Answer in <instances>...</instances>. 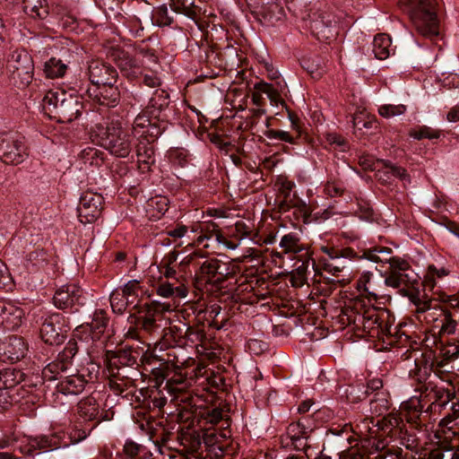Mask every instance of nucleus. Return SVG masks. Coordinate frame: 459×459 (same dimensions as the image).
<instances>
[{
	"label": "nucleus",
	"instance_id": "obj_1",
	"mask_svg": "<svg viewBox=\"0 0 459 459\" xmlns=\"http://www.w3.org/2000/svg\"><path fill=\"white\" fill-rule=\"evenodd\" d=\"M401 7L410 13L417 31L430 39L438 38V21L434 0H401Z\"/></svg>",
	"mask_w": 459,
	"mask_h": 459
},
{
	"label": "nucleus",
	"instance_id": "obj_2",
	"mask_svg": "<svg viewBox=\"0 0 459 459\" xmlns=\"http://www.w3.org/2000/svg\"><path fill=\"white\" fill-rule=\"evenodd\" d=\"M99 143L111 154L126 158L132 151V137L119 121L99 124L93 130Z\"/></svg>",
	"mask_w": 459,
	"mask_h": 459
},
{
	"label": "nucleus",
	"instance_id": "obj_3",
	"mask_svg": "<svg viewBox=\"0 0 459 459\" xmlns=\"http://www.w3.org/2000/svg\"><path fill=\"white\" fill-rule=\"evenodd\" d=\"M348 325H352L355 330H361L364 333L375 336L383 320L390 317L386 309H378L375 307H365L361 304H355L353 307H346L343 311Z\"/></svg>",
	"mask_w": 459,
	"mask_h": 459
},
{
	"label": "nucleus",
	"instance_id": "obj_4",
	"mask_svg": "<svg viewBox=\"0 0 459 459\" xmlns=\"http://www.w3.org/2000/svg\"><path fill=\"white\" fill-rule=\"evenodd\" d=\"M61 321H64L61 314H48L39 308L38 312H34L30 325L39 331L40 338L45 343L59 345L65 338V331L60 326Z\"/></svg>",
	"mask_w": 459,
	"mask_h": 459
},
{
	"label": "nucleus",
	"instance_id": "obj_5",
	"mask_svg": "<svg viewBox=\"0 0 459 459\" xmlns=\"http://www.w3.org/2000/svg\"><path fill=\"white\" fill-rule=\"evenodd\" d=\"M134 307H136V312L140 315L136 319L137 326L149 333H152L160 328L156 317L172 310L169 303L159 300L146 301L145 303L137 302Z\"/></svg>",
	"mask_w": 459,
	"mask_h": 459
},
{
	"label": "nucleus",
	"instance_id": "obj_6",
	"mask_svg": "<svg viewBox=\"0 0 459 459\" xmlns=\"http://www.w3.org/2000/svg\"><path fill=\"white\" fill-rule=\"evenodd\" d=\"M25 137L17 132L0 133V160L6 164H19L25 153Z\"/></svg>",
	"mask_w": 459,
	"mask_h": 459
},
{
	"label": "nucleus",
	"instance_id": "obj_7",
	"mask_svg": "<svg viewBox=\"0 0 459 459\" xmlns=\"http://www.w3.org/2000/svg\"><path fill=\"white\" fill-rule=\"evenodd\" d=\"M86 297L83 290L75 283H69L57 289L53 296V303L58 309H68L72 313L84 306Z\"/></svg>",
	"mask_w": 459,
	"mask_h": 459
},
{
	"label": "nucleus",
	"instance_id": "obj_8",
	"mask_svg": "<svg viewBox=\"0 0 459 459\" xmlns=\"http://www.w3.org/2000/svg\"><path fill=\"white\" fill-rule=\"evenodd\" d=\"M107 370L108 372V385L110 389L120 394L126 389L134 386L135 381L142 376L139 366L119 367L108 368Z\"/></svg>",
	"mask_w": 459,
	"mask_h": 459
},
{
	"label": "nucleus",
	"instance_id": "obj_9",
	"mask_svg": "<svg viewBox=\"0 0 459 459\" xmlns=\"http://www.w3.org/2000/svg\"><path fill=\"white\" fill-rule=\"evenodd\" d=\"M108 324V317L103 309L94 312L91 322L83 324L74 330V337L87 342L100 340Z\"/></svg>",
	"mask_w": 459,
	"mask_h": 459
},
{
	"label": "nucleus",
	"instance_id": "obj_10",
	"mask_svg": "<svg viewBox=\"0 0 459 459\" xmlns=\"http://www.w3.org/2000/svg\"><path fill=\"white\" fill-rule=\"evenodd\" d=\"M180 368L176 365L174 359H168L167 361L160 364V367L152 369V374L157 379H167V385L170 392H181L184 387L174 386V385L185 384L186 377L180 371Z\"/></svg>",
	"mask_w": 459,
	"mask_h": 459
},
{
	"label": "nucleus",
	"instance_id": "obj_11",
	"mask_svg": "<svg viewBox=\"0 0 459 459\" xmlns=\"http://www.w3.org/2000/svg\"><path fill=\"white\" fill-rule=\"evenodd\" d=\"M403 434L397 435L392 442H386L385 440H378L376 447L379 450H385L388 455H394L398 459L402 457V448L400 446H403L405 448L412 451L418 446V438L414 434L409 433L406 427L403 429Z\"/></svg>",
	"mask_w": 459,
	"mask_h": 459
},
{
	"label": "nucleus",
	"instance_id": "obj_12",
	"mask_svg": "<svg viewBox=\"0 0 459 459\" xmlns=\"http://www.w3.org/2000/svg\"><path fill=\"white\" fill-rule=\"evenodd\" d=\"M141 355V351L133 347H126L115 351H108L106 359L107 369L119 367L139 366L138 359Z\"/></svg>",
	"mask_w": 459,
	"mask_h": 459
},
{
	"label": "nucleus",
	"instance_id": "obj_13",
	"mask_svg": "<svg viewBox=\"0 0 459 459\" xmlns=\"http://www.w3.org/2000/svg\"><path fill=\"white\" fill-rule=\"evenodd\" d=\"M283 85L281 82H276V86L265 82H259L254 85L255 92L252 94V102L254 105L260 107L263 103L262 94H265L270 100L273 106L279 107L283 105V100L281 97L280 91L282 90Z\"/></svg>",
	"mask_w": 459,
	"mask_h": 459
},
{
	"label": "nucleus",
	"instance_id": "obj_14",
	"mask_svg": "<svg viewBox=\"0 0 459 459\" xmlns=\"http://www.w3.org/2000/svg\"><path fill=\"white\" fill-rule=\"evenodd\" d=\"M32 263V270L30 269L31 278L35 287L42 288L48 281V273L46 272V267L48 266V254L45 250L37 248L30 252V263Z\"/></svg>",
	"mask_w": 459,
	"mask_h": 459
},
{
	"label": "nucleus",
	"instance_id": "obj_15",
	"mask_svg": "<svg viewBox=\"0 0 459 459\" xmlns=\"http://www.w3.org/2000/svg\"><path fill=\"white\" fill-rule=\"evenodd\" d=\"M377 426L382 431L383 438L386 442H392V439L397 435L403 434V429L406 427L403 417L396 412H391L378 420Z\"/></svg>",
	"mask_w": 459,
	"mask_h": 459
},
{
	"label": "nucleus",
	"instance_id": "obj_16",
	"mask_svg": "<svg viewBox=\"0 0 459 459\" xmlns=\"http://www.w3.org/2000/svg\"><path fill=\"white\" fill-rule=\"evenodd\" d=\"M89 79L92 87L114 83L117 77V73L109 65H106L99 61H92L89 65Z\"/></svg>",
	"mask_w": 459,
	"mask_h": 459
},
{
	"label": "nucleus",
	"instance_id": "obj_17",
	"mask_svg": "<svg viewBox=\"0 0 459 459\" xmlns=\"http://www.w3.org/2000/svg\"><path fill=\"white\" fill-rule=\"evenodd\" d=\"M299 204H301V211L304 213V221L306 223L312 221L322 222L337 213L333 205H326L325 204L319 205L317 203Z\"/></svg>",
	"mask_w": 459,
	"mask_h": 459
},
{
	"label": "nucleus",
	"instance_id": "obj_18",
	"mask_svg": "<svg viewBox=\"0 0 459 459\" xmlns=\"http://www.w3.org/2000/svg\"><path fill=\"white\" fill-rule=\"evenodd\" d=\"M198 422L203 428L218 426L221 429H229L230 427L229 416L219 407H206L201 410Z\"/></svg>",
	"mask_w": 459,
	"mask_h": 459
},
{
	"label": "nucleus",
	"instance_id": "obj_19",
	"mask_svg": "<svg viewBox=\"0 0 459 459\" xmlns=\"http://www.w3.org/2000/svg\"><path fill=\"white\" fill-rule=\"evenodd\" d=\"M68 366L58 357L56 359L48 364L43 369L41 376L39 373L32 372L30 377V386L43 385L45 380H56L62 378L61 374L68 369Z\"/></svg>",
	"mask_w": 459,
	"mask_h": 459
},
{
	"label": "nucleus",
	"instance_id": "obj_20",
	"mask_svg": "<svg viewBox=\"0 0 459 459\" xmlns=\"http://www.w3.org/2000/svg\"><path fill=\"white\" fill-rule=\"evenodd\" d=\"M88 91L100 105L115 107L118 103L119 91L113 83L91 87Z\"/></svg>",
	"mask_w": 459,
	"mask_h": 459
},
{
	"label": "nucleus",
	"instance_id": "obj_21",
	"mask_svg": "<svg viewBox=\"0 0 459 459\" xmlns=\"http://www.w3.org/2000/svg\"><path fill=\"white\" fill-rule=\"evenodd\" d=\"M404 418L411 427L417 430H422L426 424L424 422L423 405L421 401H410L404 405Z\"/></svg>",
	"mask_w": 459,
	"mask_h": 459
},
{
	"label": "nucleus",
	"instance_id": "obj_22",
	"mask_svg": "<svg viewBox=\"0 0 459 459\" xmlns=\"http://www.w3.org/2000/svg\"><path fill=\"white\" fill-rule=\"evenodd\" d=\"M77 413L84 421L96 420V425L104 419L100 411V405L93 397L81 400L77 404Z\"/></svg>",
	"mask_w": 459,
	"mask_h": 459
},
{
	"label": "nucleus",
	"instance_id": "obj_23",
	"mask_svg": "<svg viewBox=\"0 0 459 459\" xmlns=\"http://www.w3.org/2000/svg\"><path fill=\"white\" fill-rule=\"evenodd\" d=\"M86 385L85 379H82L81 376L76 373L65 377L58 382L56 388L58 393L65 395H77L84 390Z\"/></svg>",
	"mask_w": 459,
	"mask_h": 459
},
{
	"label": "nucleus",
	"instance_id": "obj_24",
	"mask_svg": "<svg viewBox=\"0 0 459 459\" xmlns=\"http://www.w3.org/2000/svg\"><path fill=\"white\" fill-rule=\"evenodd\" d=\"M228 235L240 242L246 238L254 240L256 233L255 232V225L251 221L239 220L235 222L234 226L228 228Z\"/></svg>",
	"mask_w": 459,
	"mask_h": 459
},
{
	"label": "nucleus",
	"instance_id": "obj_25",
	"mask_svg": "<svg viewBox=\"0 0 459 459\" xmlns=\"http://www.w3.org/2000/svg\"><path fill=\"white\" fill-rule=\"evenodd\" d=\"M82 104L76 98L69 96L67 99H62L58 106L57 114L66 121H72L81 116Z\"/></svg>",
	"mask_w": 459,
	"mask_h": 459
},
{
	"label": "nucleus",
	"instance_id": "obj_26",
	"mask_svg": "<svg viewBox=\"0 0 459 459\" xmlns=\"http://www.w3.org/2000/svg\"><path fill=\"white\" fill-rule=\"evenodd\" d=\"M377 178L384 184L390 183L393 178H399L404 184L411 183L410 176L406 170L392 164H386L382 170L378 169L377 172Z\"/></svg>",
	"mask_w": 459,
	"mask_h": 459
},
{
	"label": "nucleus",
	"instance_id": "obj_27",
	"mask_svg": "<svg viewBox=\"0 0 459 459\" xmlns=\"http://www.w3.org/2000/svg\"><path fill=\"white\" fill-rule=\"evenodd\" d=\"M429 390L430 391V394H433L434 404H437L440 409H445L449 403L456 399V395L454 391L432 386L430 383L420 387L421 392H427Z\"/></svg>",
	"mask_w": 459,
	"mask_h": 459
},
{
	"label": "nucleus",
	"instance_id": "obj_28",
	"mask_svg": "<svg viewBox=\"0 0 459 459\" xmlns=\"http://www.w3.org/2000/svg\"><path fill=\"white\" fill-rule=\"evenodd\" d=\"M373 53L375 57L379 60H385L394 52L392 46L391 38L387 34H378L375 36L373 40Z\"/></svg>",
	"mask_w": 459,
	"mask_h": 459
},
{
	"label": "nucleus",
	"instance_id": "obj_29",
	"mask_svg": "<svg viewBox=\"0 0 459 459\" xmlns=\"http://www.w3.org/2000/svg\"><path fill=\"white\" fill-rule=\"evenodd\" d=\"M133 133L135 136L143 137L146 134L156 136L159 134L158 128L152 123L146 113L139 114L133 124Z\"/></svg>",
	"mask_w": 459,
	"mask_h": 459
},
{
	"label": "nucleus",
	"instance_id": "obj_30",
	"mask_svg": "<svg viewBox=\"0 0 459 459\" xmlns=\"http://www.w3.org/2000/svg\"><path fill=\"white\" fill-rule=\"evenodd\" d=\"M21 345V339L17 337L11 338L8 344L4 343L0 345V360H10L11 362H13L23 358L24 351L21 349H19V351L15 350L16 347H20Z\"/></svg>",
	"mask_w": 459,
	"mask_h": 459
},
{
	"label": "nucleus",
	"instance_id": "obj_31",
	"mask_svg": "<svg viewBox=\"0 0 459 459\" xmlns=\"http://www.w3.org/2000/svg\"><path fill=\"white\" fill-rule=\"evenodd\" d=\"M335 25L326 17L325 14H320L317 19L311 22V30L319 39H329L333 36L332 28Z\"/></svg>",
	"mask_w": 459,
	"mask_h": 459
},
{
	"label": "nucleus",
	"instance_id": "obj_32",
	"mask_svg": "<svg viewBox=\"0 0 459 459\" xmlns=\"http://www.w3.org/2000/svg\"><path fill=\"white\" fill-rule=\"evenodd\" d=\"M76 210L82 223H91L100 216L101 208L96 203H79Z\"/></svg>",
	"mask_w": 459,
	"mask_h": 459
},
{
	"label": "nucleus",
	"instance_id": "obj_33",
	"mask_svg": "<svg viewBox=\"0 0 459 459\" xmlns=\"http://www.w3.org/2000/svg\"><path fill=\"white\" fill-rule=\"evenodd\" d=\"M123 453L127 459H146L152 453L141 444L127 439L123 447Z\"/></svg>",
	"mask_w": 459,
	"mask_h": 459
},
{
	"label": "nucleus",
	"instance_id": "obj_34",
	"mask_svg": "<svg viewBox=\"0 0 459 459\" xmlns=\"http://www.w3.org/2000/svg\"><path fill=\"white\" fill-rule=\"evenodd\" d=\"M204 429L203 439L204 443L208 446H214L216 443H219L230 436V431L228 429L210 426H206V428Z\"/></svg>",
	"mask_w": 459,
	"mask_h": 459
},
{
	"label": "nucleus",
	"instance_id": "obj_35",
	"mask_svg": "<svg viewBox=\"0 0 459 459\" xmlns=\"http://www.w3.org/2000/svg\"><path fill=\"white\" fill-rule=\"evenodd\" d=\"M24 373L19 369L4 368L0 370V383L3 384L4 390L12 388L24 380Z\"/></svg>",
	"mask_w": 459,
	"mask_h": 459
},
{
	"label": "nucleus",
	"instance_id": "obj_36",
	"mask_svg": "<svg viewBox=\"0 0 459 459\" xmlns=\"http://www.w3.org/2000/svg\"><path fill=\"white\" fill-rule=\"evenodd\" d=\"M158 295L163 298H186L188 294V288H182L181 286H174L173 284L166 283L161 281L156 288Z\"/></svg>",
	"mask_w": 459,
	"mask_h": 459
},
{
	"label": "nucleus",
	"instance_id": "obj_37",
	"mask_svg": "<svg viewBox=\"0 0 459 459\" xmlns=\"http://www.w3.org/2000/svg\"><path fill=\"white\" fill-rule=\"evenodd\" d=\"M392 249L386 247H374L363 251L362 255L366 259L374 263H389L392 258Z\"/></svg>",
	"mask_w": 459,
	"mask_h": 459
},
{
	"label": "nucleus",
	"instance_id": "obj_38",
	"mask_svg": "<svg viewBox=\"0 0 459 459\" xmlns=\"http://www.w3.org/2000/svg\"><path fill=\"white\" fill-rule=\"evenodd\" d=\"M169 203H145L143 211L151 221L160 220L168 211Z\"/></svg>",
	"mask_w": 459,
	"mask_h": 459
},
{
	"label": "nucleus",
	"instance_id": "obj_39",
	"mask_svg": "<svg viewBox=\"0 0 459 459\" xmlns=\"http://www.w3.org/2000/svg\"><path fill=\"white\" fill-rule=\"evenodd\" d=\"M450 403V411L439 421V426L452 430L457 425L456 420L459 419V398L456 397Z\"/></svg>",
	"mask_w": 459,
	"mask_h": 459
},
{
	"label": "nucleus",
	"instance_id": "obj_40",
	"mask_svg": "<svg viewBox=\"0 0 459 459\" xmlns=\"http://www.w3.org/2000/svg\"><path fill=\"white\" fill-rule=\"evenodd\" d=\"M67 65L60 59L51 57L44 64V72L48 77H61L65 74Z\"/></svg>",
	"mask_w": 459,
	"mask_h": 459
},
{
	"label": "nucleus",
	"instance_id": "obj_41",
	"mask_svg": "<svg viewBox=\"0 0 459 459\" xmlns=\"http://www.w3.org/2000/svg\"><path fill=\"white\" fill-rule=\"evenodd\" d=\"M186 324L181 323L180 325H170L165 328L163 337L169 344L174 342L176 345H181L182 341L185 339L184 330Z\"/></svg>",
	"mask_w": 459,
	"mask_h": 459
},
{
	"label": "nucleus",
	"instance_id": "obj_42",
	"mask_svg": "<svg viewBox=\"0 0 459 459\" xmlns=\"http://www.w3.org/2000/svg\"><path fill=\"white\" fill-rule=\"evenodd\" d=\"M30 453L35 449H56L60 447L55 437L47 436L30 437Z\"/></svg>",
	"mask_w": 459,
	"mask_h": 459
},
{
	"label": "nucleus",
	"instance_id": "obj_43",
	"mask_svg": "<svg viewBox=\"0 0 459 459\" xmlns=\"http://www.w3.org/2000/svg\"><path fill=\"white\" fill-rule=\"evenodd\" d=\"M280 247L285 253H299L301 250L299 238L296 233H289L281 237Z\"/></svg>",
	"mask_w": 459,
	"mask_h": 459
},
{
	"label": "nucleus",
	"instance_id": "obj_44",
	"mask_svg": "<svg viewBox=\"0 0 459 459\" xmlns=\"http://www.w3.org/2000/svg\"><path fill=\"white\" fill-rule=\"evenodd\" d=\"M409 135L416 140L421 139H438L440 137V131L431 128L427 126H420L419 128L411 129Z\"/></svg>",
	"mask_w": 459,
	"mask_h": 459
},
{
	"label": "nucleus",
	"instance_id": "obj_45",
	"mask_svg": "<svg viewBox=\"0 0 459 459\" xmlns=\"http://www.w3.org/2000/svg\"><path fill=\"white\" fill-rule=\"evenodd\" d=\"M369 405L371 412L380 416L388 410L389 402L384 393H377Z\"/></svg>",
	"mask_w": 459,
	"mask_h": 459
},
{
	"label": "nucleus",
	"instance_id": "obj_46",
	"mask_svg": "<svg viewBox=\"0 0 459 459\" xmlns=\"http://www.w3.org/2000/svg\"><path fill=\"white\" fill-rule=\"evenodd\" d=\"M73 336H74V334ZM76 338L77 337H73L71 340H69L64 350L61 352H59L57 356L68 367L72 364V359L76 355L79 350Z\"/></svg>",
	"mask_w": 459,
	"mask_h": 459
},
{
	"label": "nucleus",
	"instance_id": "obj_47",
	"mask_svg": "<svg viewBox=\"0 0 459 459\" xmlns=\"http://www.w3.org/2000/svg\"><path fill=\"white\" fill-rule=\"evenodd\" d=\"M434 368V365H429L428 361H424L423 366H420V362H415V369L411 371V375L415 378V380L420 383L423 384L422 385H426L425 382L428 379V377L430 376L431 371Z\"/></svg>",
	"mask_w": 459,
	"mask_h": 459
},
{
	"label": "nucleus",
	"instance_id": "obj_48",
	"mask_svg": "<svg viewBox=\"0 0 459 459\" xmlns=\"http://www.w3.org/2000/svg\"><path fill=\"white\" fill-rule=\"evenodd\" d=\"M109 300L112 310L117 314H123L128 307V301H126L125 294L117 290L110 294Z\"/></svg>",
	"mask_w": 459,
	"mask_h": 459
},
{
	"label": "nucleus",
	"instance_id": "obj_49",
	"mask_svg": "<svg viewBox=\"0 0 459 459\" xmlns=\"http://www.w3.org/2000/svg\"><path fill=\"white\" fill-rule=\"evenodd\" d=\"M409 281L410 279L407 273L396 271L390 272L389 275L385 279V284L393 288L406 286Z\"/></svg>",
	"mask_w": 459,
	"mask_h": 459
},
{
	"label": "nucleus",
	"instance_id": "obj_50",
	"mask_svg": "<svg viewBox=\"0 0 459 459\" xmlns=\"http://www.w3.org/2000/svg\"><path fill=\"white\" fill-rule=\"evenodd\" d=\"M62 99H67L65 97L64 92H57V91H48L44 99H43V108L44 109L48 108L49 111H52L51 107L53 109H55L56 112L58 111V106L60 105Z\"/></svg>",
	"mask_w": 459,
	"mask_h": 459
},
{
	"label": "nucleus",
	"instance_id": "obj_51",
	"mask_svg": "<svg viewBox=\"0 0 459 459\" xmlns=\"http://www.w3.org/2000/svg\"><path fill=\"white\" fill-rule=\"evenodd\" d=\"M406 111V107L403 104L393 105L385 104L382 105L378 108V113L381 117L385 118H391L396 116H401Z\"/></svg>",
	"mask_w": 459,
	"mask_h": 459
},
{
	"label": "nucleus",
	"instance_id": "obj_52",
	"mask_svg": "<svg viewBox=\"0 0 459 459\" xmlns=\"http://www.w3.org/2000/svg\"><path fill=\"white\" fill-rule=\"evenodd\" d=\"M357 209L353 213L359 218L366 221H375L377 219V213L370 206V203H356Z\"/></svg>",
	"mask_w": 459,
	"mask_h": 459
},
{
	"label": "nucleus",
	"instance_id": "obj_53",
	"mask_svg": "<svg viewBox=\"0 0 459 459\" xmlns=\"http://www.w3.org/2000/svg\"><path fill=\"white\" fill-rule=\"evenodd\" d=\"M221 265L220 261L214 260H207L204 262L200 267V273L203 275H206L208 277V281L211 280L212 277H214L216 274H222L220 272Z\"/></svg>",
	"mask_w": 459,
	"mask_h": 459
},
{
	"label": "nucleus",
	"instance_id": "obj_54",
	"mask_svg": "<svg viewBox=\"0 0 459 459\" xmlns=\"http://www.w3.org/2000/svg\"><path fill=\"white\" fill-rule=\"evenodd\" d=\"M99 368L100 367L98 364L90 361L85 367H82L81 369H79L77 373L82 379H85V382L88 384L90 382H93V380L97 378Z\"/></svg>",
	"mask_w": 459,
	"mask_h": 459
},
{
	"label": "nucleus",
	"instance_id": "obj_55",
	"mask_svg": "<svg viewBox=\"0 0 459 459\" xmlns=\"http://www.w3.org/2000/svg\"><path fill=\"white\" fill-rule=\"evenodd\" d=\"M444 319L439 333L454 334L456 331L457 322L453 319L452 314L449 310L443 311Z\"/></svg>",
	"mask_w": 459,
	"mask_h": 459
},
{
	"label": "nucleus",
	"instance_id": "obj_56",
	"mask_svg": "<svg viewBox=\"0 0 459 459\" xmlns=\"http://www.w3.org/2000/svg\"><path fill=\"white\" fill-rule=\"evenodd\" d=\"M312 429L305 425L303 420H299L296 423H291L288 427V434L290 439L307 435Z\"/></svg>",
	"mask_w": 459,
	"mask_h": 459
},
{
	"label": "nucleus",
	"instance_id": "obj_57",
	"mask_svg": "<svg viewBox=\"0 0 459 459\" xmlns=\"http://www.w3.org/2000/svg\"><path fill=\"white\" fill-rule=\"evenodd\" d=\"M185 339L191 342L192 343L202 342L205 337L204 329L199 327H194L186 325L184 330Z\"/></svg>",
	"mask_w": 459,
	"mask_h": 459
},
{
	"label": "nucleus",
	"instance_id": "obj_58",
	"mask_svg": "<svg viewBox=\"0 0 459 459\" xmlns=\"http://www.w3.org/2000/svg\"><path fill=\"white\" fill-rule=\"evenodd\" d=\"M409 298L411 301L416 306L417 313H424L432 307L433 299H422L419 297L418 293H411Z\"/></svg>",
	"mask_w": 459,
	"mask_h": 459
},
{
	"label": "nucleus",
	"instance_id": "obj_59",
	"mask_svg": "<svg viewBox=\"0 0 459 459\" xmlns=\"http://www.w3.org/2000/svg\"><path fill=\"white\" fill-rule=\"evenodd\" d=\"M125 296L133 297L137 299L139 294H143V291L141 290L140 282L136 280L129 281L120 290Z\"/></svg>",
	"mask_w": 459,
	"mask_h": 459
},
{
	"label": "nucleus",
	"instance_id": "obj_60",
	"mask_svg": "<svg viewBox=\"0 0 459 459\" xmlns=\"http://www.w3.org/2000/svg\"><path fill=\"white\" fill-rule=\"evenodd\" d=\"M368 250L365 247H359L358 251L352 247H344L340 249V258L352 259H366V255H363V251Z\"/></svg>",
	"mask_w": 459,
	"mask_h": 459
},
{
	"label": "nucleus",
	"instance_id": "obj_61",
	"mask_svg": "<svg viewBox=\"0 0 459 459\" xmlns=\"http://www.w3.org/2000/svg\"><path fill=\"white\" fill-rule=\"evenodd\" d=\"M27 53L25 50L23 51H15L13 53L11 56L10 65L14 68V70L18 73V75H21L20 70L26 69V66L22 64V57L24 61L26 60Z\"/></svg>",
	"mask_w": 459,
	"mask_h": 459
},
{
	"label": "nucleus",
	"instance_id": "obj_62",
	"mask_svg": "<svg viewBox=\"0 0 459 459\" xmlns=\"http://www.w3.org/2000/svg\"><path fill=\"white\" fill-rule=\"evenodd\" d=\"M390 264L391 272H401L405 273L410 268V264L407 261L401 257H394L392 256L391 260L388 263Z\"/></svg>",
	"mask_w": 459,
	"mask_h": 459
},
{
	"label": "nucleus",
	"instance_id": "obj_63",
	"mask_svg": "<svg viewBox=\"0 0 459 459\" xmlns=\"http://www.w3.org/2000/svg\"><path fill=\"white\" fill-rule=\"evenodd\" d=\"M441 351L446 360H455L459 357V344L448 343Z\"/></svg>",
	"mask_w": 459,
	"mask_h": 459
},
{
	"label": "nucleus",
	"instance_id": "obj_64",
	"mask_svg": "<svg viewBox=\"0 0 459 459\" xmlns=\"http://www.w3.org/2000/svg\"><path fill=\"white\" fill-rule=\"evenodd\" d=\"M422 459H444L445 451L442 447H436L429 451L420 453Z\"/></svg>",
	"mask_w": 459,
	"mask_h": 459
}]
</instances>
